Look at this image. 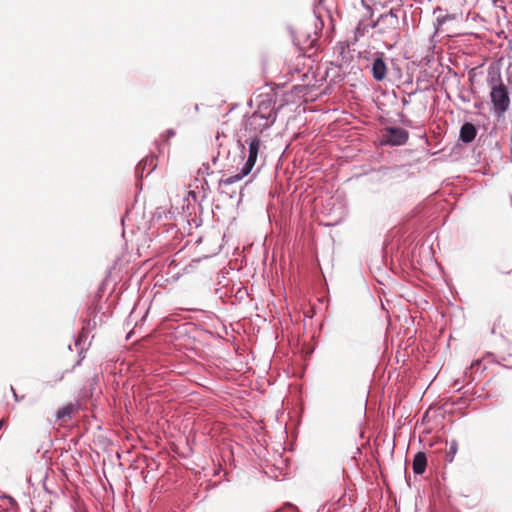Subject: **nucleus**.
<instances>
[{"label":"nucleus","mask_w":512,"mask_h":512,"mask_svg":"<svg viewBox=\"0 0 512 512\" xmlns=\"http://www.w3.org/2000/svg\"><path fill=\"white\" fill-rule=\"evenodd\" d=\"M246 144L248 145L247 149V158L243 164V166L240 168V171L236 173L235 175L229 176L227 178H222L219 180V186L225 185H232L240 180H242L245 176H247L253 169V167L256 164L258 155L260 153V149L263 146L262 141L260 138L256 135H250L247 138H243V136H239L237 139V146L241 150V154L243 155V158L245 157L246 153Z\"/></svg>","instance_id":"obj_1"},{"label":"nucleus","mask_w":512,"mask_h":512,"mask_svg":"<svg viewBox=\"0 0 512 512\" xmlns=\"http://www.w3.org/2000/svg\"><path fill=\"white\" fill-rule=\"evenodd\" d=\"M278 111L272 99L262 100L250 116L243 121V128L251 135L259 137L264 130L271 127L277 119Z\"/></svg>","instance_id":"obj_2"},{"label":"nucleus","mask_w":512,"mask_h":512,"mask_svg":"<svg viewBox=\"0 0 512 512\" xmlns=\"http://www.w3.org/2000/svg\"><path fill=\"white\" fill-rule=\"evenodd\" d=\"M398 10L391 9L389 12L381 14L371 25L378 34L389 38L396 43L400 38Z\"/></svg>","instance_id":"obj_3"},{"label":"nucleus","mask_w":512,"mask_h":512,"mask_svg":"<svg viewBox=\"0 0 512 512\" xmlns=\"http://www.w3.org/2000/svg\"><path fill=\"white\" fill-rule=\"evenodd\" d=\"M490 98L495 115L499 118L504 116L510 107V97L507 88L502 82L491 88Z\"/></svg>","instance_id":"obj_4"},{"label":"nucleus","mask_w":512,"mask_h":512,"mask_svg":"<svg viewBox=\"0 0 512 512\" xmlns=\"http://www.w3.org/2000/svg\"><path fill=\"white\" fill-rule=\"evenodd\" d=\"M408 136V132L400 127H386L383 130V142L393 146L404 145Z\"/></svg>","instance_id":"obj_5"},{"label":"nucleus","mask_w":512,"mask_h":512,"mask_svg":"<svg viewBox=\"0 0 512 512\" xmlns=\"http://www.w3.org/2000/svg\"><path fill=\"white\" fill-rule=\"evenodd\" d=\"M371 73L376 81H383L387 75V65L384 61L383 53L378 54L372 61Z\"/></svg>","instance_id":"obj_6"},{"label":"nucleus","mask_w":512,"mask_h":512,"mask_svg":"<svg viewBox=\"0 0 512 512\" xmlns=\"http://www.w3.org/2000/svg\"><path fill=\"white\" fill-rule=\"evenodd\" d=\"M477 135V129L474 124L470 122L464 123L460 128L459 139L463 143H471Z\"/></svg>","instance_id":"obj_7"},{"label":"nucleus","mask_w":512,"mask_h":512,"mask_svg":"<svg viewBox=\"0 0 512 512\" xmlns=\"http://www.w3.org/2000/svg\"><path fill=\"white\" fill-rule=\"evenodd\" d=\"M427 466V458L425 453L418 452L413 459V472L417 475H421L425 472Z\"/></svg>","instance_id":"obj_8"},{"label":"nucleus","mask_w":512,"mask_h":512,"mask_svg":"<svg viewBox=\"0 0 512 512\" xmlns=\"http://www.w3.org/2000/svg\"><path fill=\"white\" fill-rule=\"evenodd\" d=\"M147 166L149 167V171L146 175H149L156 167L155 159L153 157H146L141 162H139V164L136 166V174L143 177L144 170Z\"/></svg>","instance_id":"obj_9"},{"label":"nucleus","mask_w":512,"mask_h":512,"mask_svg":"<svg viewBox=\"0 0 512 512\" xmlns=\"http://www.w3.org/2000/svg\"><path fill=\"white\" fill-rule=\"evenodd\" d=\"M458 451V442L456 440H452L449 444V448L446 452V460L448 462H452L454 457Z\"/></svg>","instance_id":"obj_10"},{"label":"nucleus","mask_w":512,"mask_h":512,"mask_svg":"<svg viewBox=\"0 0 512 512\" xmlns=\"http://www.w3.org/2000/svg\"><path fill=\"white\" fill-rule=\"evenodd\" d=\"M71 408L63 407L57 411V419H64L65 417L70 418Z\"/></svg>","instance_id":"obj_11"},{"label":"nucleus","mask_w":512,"mask_h":512,"mask_svg":"<svg viewBox=\"0 0 512 512\" xmlns=\"http://www.w3.org/2000/svg\"><path fill=\"white\" fill-rule=\"evenodd\" d=\"M473 369H476V370H484L485 367H482V359H477L475 361H473L469 367V370H473Z\"/></svg>","instance_id":"obj_12"},{"label":"nucleus","mask_w":512,"mask_h":512,"mask_svg":"<svg viewBox=\"0 0 512 512\" xmlns=\"http://www.w3.org/2000/svg\"><path fill=\"white\" fill-rule=\"evenodd\" d=\"M86 335L82 332L78 338L75 340V345L76 346H80L82 344V342H84L86 340Z\"/></svg>","instance_id":"obj_13"},{"label":"nucleus","mask_w":512,"mask_h":512,"mask_svg":"<svg viewBox=\"0 0 512 512\" xmlns=\"http://www.w3.org/2000/svg\"><path fill=\"white\" fill-rule=\"evenodd\" d=\"M493 5L497 8H500L503 12H505V7L503 6V1L501 0H494Z\"/></svg>","instance_id":"obj_14"},{"label":"nucleus","mask_w":512,"mask_h":512,"mask_svg":"<svg viewBox=\"0 0 512 512\" xmlns=\"http://www.w3.org/2000/svg\"><path fill=\"white\" fill-rule=\"evenodd\" d=\"M166 135H167V138H171V137H173L175 135V132H174L173 129H168L166 131Z\"/></svg>","instance_id":"obj_15"},{"label":"nucleus","mask_w":512,"mask_h":512,"mask_svg":"<svg viewBox=\"0 0 512 512\" xmlns=\"http://www.w3.org/2000/svg\"><path fill=\"white\" fill-rule=\"evenodd\" d=\"M355 33H356V35H360V36L364 35V31L361 29L360 25L356 28Z\"/></svg>","instance_id":"obj_16"},{"label":"nucleus","mask_w":512,"mask_h":512,"mask_svg":"<svg viewBox=\"0 0 512 512\" xmlns=\"http://www.w3.org/2000/svg\"><path fill=\"white\" fill-rule=\"evenodd\" d=\"M437 22L439 25H442L445 22V17H438Z\"/></svg>","instance_id":"obj_17"},{"label":"nucleus","mask_w":512,"mask_h":512,"mask_svg":"<svg viewBox=\"0 0 512 512\" xmlns=\"http://www.w3.org/2000/svg\"><path fill=\"white\" fill-rule=\"evenodd\" d=\"M11 391L13 392V395H14L15 400H16V401H19V398H18V396H17V394H16V392H15V390H14V388H13V387H11Z\"/></svg>","instance_id":"obj_18"},{"label":"nucleus","mask_w":512,"mask_h":512,"mask_svg":"<svg viewBox=\"0 0 512 512\" xmlns=\"http://www.w3.org/2000/svg\"><path fill=\"white\" fill-rule=\"evenodd\" d=\"M2 424H3V421L1 420V421H0V428L2 427Z\"/></svg>","instance_id":"obj_19"}]
</instances>
